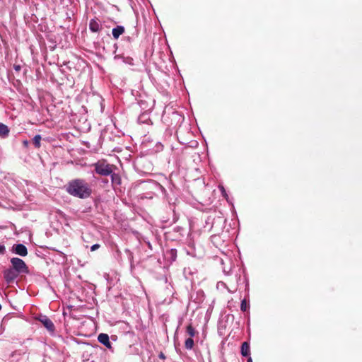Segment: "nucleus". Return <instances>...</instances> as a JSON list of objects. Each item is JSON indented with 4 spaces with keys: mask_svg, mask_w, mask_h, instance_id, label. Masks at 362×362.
<instances>
[{
    "mask_svg": "<svg viewBox=\"0 0 362 362\" xmlns=\"http://www.w3.org/2000/svg\"><path fill=\"white\" fill-rule=\"evenodd\" d=\"M170 252L172 253V255H175H175H176V252H177V251H176V250H175V249H172V250H171V251H170Z\"/></svg>",
    "mask_w": 362,
    "mask_h": 362,
    "instance_id": "cd10ccee",
    "label": "nucleus"
},
{
    "mask_svg": "<svg viewBox=\"0 0 362 362\" xmlns=\"http://www.w3.org/2000/svg\"><path fill=\"white\" fill-rule=\"evenodd\" d=\"M13 252L20 256L25 257L28 255L27 247L21 243L14 245L13 246Z\"/></svg>",
    "mask_w": 362,
    "mask_h": 362,
    "instance_id": "0eeeda50",
    "label": "nucleus"
},
{
    "mask_svg": "<svg viewBox=\"0 0 362 362\" xmlns=\"http://www.w3.org/2000/svg\"><path fill=\"white\" fill-rule=\"evenodd\" d=\"M11 263L13 266L12 268L15 269L19 274L29 273L28 267L23 259L18 257H13L11 259Z\"/></svg>",
    "mask_w": 362,
    "mask_h": 362,
    "instance_id": "7ed1b4c3",
    "label": "nucleus"
},
{
    "mask_svg": "<svg viewBox=\"0 0 362 362\" xmlns=\"http://www.w3.org/2000/svg\"><path fill=\"white\" fill-rule=\"evenodd\" d=\"M65 188L70 195L80 199H86L92 194L90 185L83 179H75L69 181Z\"/></svg>",
    "mask_w": 362,
    "mask_h": 362,
    "instance_id": "f257e3e1",
    "label": "nucleus"
},
{
    "mask_svg": "<svg viewBox=\"0 0 362 362\" xmlns=\"http://www.w3.org/2000/svg\"><path fill=\"white\" fill-rule=\"evenodd\" d=\"M95 171L97 174L103 176L110 175L113 171V165L106 163L105 160H99L93 164Z\"/></svg>",
    "mask_w": 362,
    "mask_h": 362,
    "instance_id": "f03ea898",
    "label": "nucleus"
},
{
    "mask_svg": "<svg viewBox=\"0 0 362 362\" xmlns=\"http://www.w3.org/2000/svg\"><path fill=\"white\" fill-rule=\"evenodd\" d=\"M4 250V246L0 247V250Z\"/></svg>",
    "mask_w": 362,
    "mask_h": 362,
    "instance_id": "7c9ffc66",
    "label": "nucleus"
},
{
    "mask_svg": "<svg viewBox=\"0 0 362 362\" xmlns=\"http://www.w3.org/2000/svg\"><path fill=\"white\" fill-rule=\"evenodd\" d=\"M187 138L188 137H180V139L179 137H177L179 142L185 145L186 147H187V143L189 141H187Z\"/></svg>",
    "mask_w": 362,
    "mask_h": 362,
    "instance_id": "aec40b11",
    "label": "nucleus"
},
{
    "mask_svg": "<svg viewBox=\"0 0 362 362\" xmlns=\"http://www.w3.org/2000/svg\"><path fill=\"white\" fill-rule=\"evenodd\" d=\"M138 122L139 123H143V124H152V122L150 119L149 115L148 113H143L141 115H139V117L138 118Z\"/></svg>",
    "mask_w": 362,
    "mask_h": 362,
    "instance_id": "9b49d317",
    "label": "nucleus"
},
{
    "mask_svg": "<svg viewBox=\"0 0 362 362\" xmlns=\"http://www.w3.org/2000/svg\"><path fill=\"white\" fill-rule=\"evenodd\" d=\"M227 289H228V291L229 292H230V293H233V292L235 291V290H234V291H231L230 289H229V288H227Z\"/></svg>",
    "mask_w": 362,
    "mask_h": 362,
    "instance_id": "c756f323",
    "label": "nucleus"
},
{
    "mask_svg": "<svg viewBox=\"0 0 362 362\" xmlns=\"http://www.w3.org/2000/svg\"><path fill=\"white\" fill-rule=\"evenodd\" d=\"M197 146H198V141L196 140H191L187 143V147H189V148H197Z\"/></svg>",
    "mask_w": 362,
    "mask_h": 362,
    "instance_id": "6ab92c4d",
    "label": "nucleus"
},
{
    "mask_svg": "<svg viewBox=\"0 0 362 362\" xmlns=\"http://www.w3.org/2000/svg\"><path fill=\"white\" fill-rule=\"evenodd\" d=\"M241 354L243 356H250V346L247 342H243L241 345Z\"/></svg>",
    "mask_w": 362,
    "mask_h": 362,
    "instance_id": "f8f14e48",
    "label": "nucleus"
},
{
    "mask_svg": "<svg viewBox=\"0 0 362 362\" xmlns=\"http://www.w3.org/2000/svg\"><path fill=\"white\" fill-rule=\"evenodd\" d=\"M100 245L99 244H94L90 247V250L95 251V250H98V248H100Z\"/></svg>",
    "mask_w": 362,
    "mask_h": 362,
    "instance_id": "4be33fe9",
    "label": "nucleus"
},
{
    "mask_svg": "<svg viewBox=\"0 0 362 362\" xmlns=\"http://www.w3.org/2000/svg\"><path fill=\"white\" fill-rule=\"evenodd\" d=\"M194 340L192 338L189 337L185 341V348L187 350H191L194 347Z\"/></svg>",
    "mask_w": 362,
    "mask_h": 362,
    "instance_id": "ddd939ff",
    "label": "nucleus"
},
{
    "mask_svg": "<svg viewBox=\"0 0 362 362\" xmlns=\"http://www.w3.org/2000/svg\"><path fill=\"white\" fill-rule=\"evenodd\" d=\"M248 308H249V305L247 303L246 300L243 299L241 301V304H240V310H241V311L245 312L247 310Z\"/></svg>",
    "mask_w": 362,
    "mask_h": 362,
    "instance_id": "f3484780",
    "label": "nucleus"
},
{
    "mask_svg": "<svg viewBox=\"0 0 362 362\" xmlns=\"http://www.w3.org/2000/svg\"><path fill=\"white\" fill-rule=\"evenodd\" d=\"M247 362H252V358H251V357H249V358H247Z\"/></svg>",
    "mask_w": 362,
    "mask_h": 362,
    "instance_id": "c85d7f7f",
    "label": "nucleus"
},
{
    "mask_svg": "<svg viewBox=\"0 0 362 362\" xmlns=\"http://www.w3.org/2000/svg\"><path fill=\"white\" fill-rule=\"evenodd\" d=\"M158 356H159L160 358H162V359H165V356L164 354L162 353V352L159 354Z\"/></svg>",
    "mask_w": 362,
    "mask_h": 362,
    "instance_id": "bb28decb",
    "label": "nucleus"
},
{
    "mask_svg": "<svg viewBox=\"0 0 362 362\" xmlns=\"http://www.w3.org/2000/svg\"><path fill=\"white\" fill-rule=\"evenodd\" d=\"M98 340L100 344L105 346L107 348H111V343L110 341L108 334L105 333L100 334L98 337Z\"/></svg>",
    "mask_w": 362,
    "mask_h": 362,
    "instance_id": "6e6552de",
    "label": "nucleus"
},
{
    "mask_svg": "<svg viewBox=\"0 0 362 362\" xmlns=\"http://www.w3.org/2000/svg\"><path fill=\"white\" fill-rule=\"evenodd\" d=\"M119 58H122V62L129 65H134V59L130 57H124L122 54H116L114 57L115 60H119Z\"/></svg>",
    "mask_w": 362,
    "mask_h": 362,
    "instance_id": "9d476101",
    "label": "nucleus"
},
{
    "mask_svg": "<svg viewBox=\"0 0 362 362\" xmlns=\"http://www.w3.org/2000/svg\"><path fill=\"white\" fill-rule=\"evenodd\" d=\"M18 275L19 274L12 267L4 271V277L7 284L13 283Z\"/></svg>",
    "mask_w": 362,
    "mask_h": 362,
    "instance_id": "20e7f679",
    "label": "nucleus"
},
{
    "mask_svg": "<svg viewBox=\"0 0 362 362\" xmlns=\"http://www.w3.org/2000/svg\"><path fill=\"white\" fill-rule=\"evenodd\" d=\"M172 116L175 118H177V117H180V115H179L176 112H173L172 113Z\"/></svg>",
    "mask_w": 362,
    "mask_h": 362,
    "instance_id": "393cba45",
    "label": "nucleus"
},
{
    "mask_svg": "<svg viewBox=\"0 0 362 362\" xmlns=\"http://www.w3.org/2000/svg\"><path fill=\"white\" fill-rule=\"evenodd\" d=\"M218 188H219L220 191L221 192L222 195H223L225 198H226L228 195H227L226 191V189H224L223 186H222V185H219V186H218Z\"/></svg>",
    "mask_w": 362,
    "mask_h": 362,
    "instance_id": "412c9836",
    "label": "nucleus"
},
{
    "mask_svg": "<svg viewBox=\"0 0 362 362\" xmlns=\"http://www.w3.org/2000/svg\"><path fill=\"white\" fill-rule=\"evenodd\" d=\"M217 286L219 287V286H223V287H226V285L224 282L223 281H219L218 282L217 284Z\"/></svg>",
    "mask_w": 362,
    "mask_h": 362,
    "instance_id": "b1692460",
    "label": "nucleus"
},
{
    "mask_svg": "<svg viewBox=\"0 0 362 362\" xmlns=\"http://www.w3.org/2000/svg\"><path fill=\"white\" fill-rule=\"evenodd\" d=\"M42 137H33V142L35 148L40 146V141Z\"/></svg>",
    "mask_w": 362,
    "mask_h": 362,
    "instance_id": "a211bd4d",
    "label": "nucleus"
},
{
    "mask_svg": "<svg viewBox=\"0 0 362 362\" xmlns=\"http://www.w3.org/2000/svg\"><path fill=\"white\" fill-rule=\"evenodd\" d=\"M44 327L50 332L54 333L55 327L52 321L46 315H40L37 318Z\"/></svg>",
    "mask_w": 362,
    "mask_h": 362,
    "instance_id": "39448f33",
    "label": "nucleus"
},
{
    "mask_svg": "<svg viewBox=\"0 0 362 362\" xmlns=\"http://www.w3.org/2000/svg\"><path fill=\"white\" fill-rule=\"evenodd\" d=\"M89 29L92 33H99L102 30V25L98 18L90 19L89 22Z\"/></svg>",
    "mask_w": 362,
    "mask_h": 362,
    "instance_id": "423d86ee",
    "label": "nucleus"
},
{
    "mask_svg": "<svg viewBox=\"0 0 362 362\" xmlns=\"http://www.w3.org/2000/svg\"><path fill=\"white\" fill-rule=\"evenodd\" d=\"M125 31L124 27L122 25H117L112 30V34L114 39L117 40Z\"/></svg>",
    "mask_w": 362,
    "mask_h": 362,
    "instance_id": "1a4fd4ad",
    "label": "nucleus"
},
{
    "mask_svg": "<svg viewBox=\"0 0 362 362\" xmlns=\"http://www.w3.org/2000/svg\"><path fill=\"white\" fill-rule=\"evenodd\" d=\"M13 69L16 72H19L21 70V66L19 64H14Z\"/></svg>",
    "mask_w": 362,
    "mask_h": 362,
    "instance_id": "5701e85b",
    "label": "nucleus"
},
{
    "mask_svg": "<svg viewBox=\"0 0 362 362\" xmlns=\"http://www.w3.org/2000/svg\"><path fill=\"white\" fill-rule=\"evenodd\" d=\"M28 144H29V141L28 140L23 141V144L24 145L25 147H28Z\"/></svg>",
    "mask_w": 362,
    "mask_h": 362,
    "instance_id": "a878e982",
    "label": "nucleus"
},
{
    "mask_svg": "<svg viewBox=\"0 0 362 362\" xmlns=\"http://www.w3.org/2000/svg\"><path fill=\"white\" fill-rule=\"evenodd\" d=\"M110 175H111V180H112V184L118 185H120L121 180H120V177L119 175L114 173L112 172Z\"/></svg>",
    "mask_w": 362,
    "mask_h": 362,
    "instance_id": "2eb2a0df",
    "label": "nucleus"
},
{
    "mask_svg": "<svg viewBox=\"0 0 362 362\" xmlns=\"http://www.w3.org/2000/svg\"><path fill=\"white\" fill-rule=\"evenodd\" d=\"M186 332L191 338L194 337L196 334V331L191 324L187 326Z\"/></svg>",
    "mask_w": 362,
    "mask_h": 362,
    "instance_id": "dca6fc26",
    "label": "nucleus"
},
{
    "mask_svg": "<svg viewBox=\"0 0 362 362\" xmlns=\"http://www.w3.org/2000/svg\"><path fill=\"white\" fill-rule=\"evenodd\" d=\"M9 132L8 126L0 122V136H6Z\"/></svg>",
    "mask_w": 362,
    "mask_h": 362,
    "instance_id": "4468645a",
    "label": "nucleus"
}]
</instances>
